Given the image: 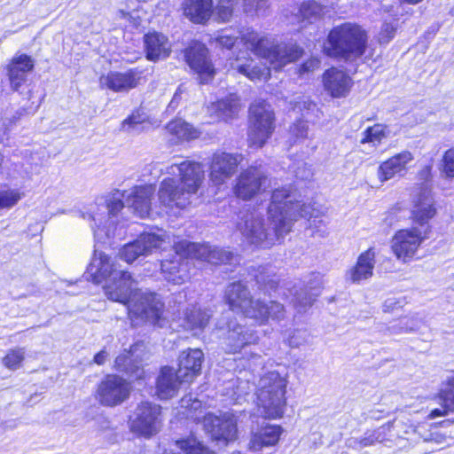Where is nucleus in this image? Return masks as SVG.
<instances>
[{"instance_id":"052dcab7","label":"nucleus","mask_w":454,"mask_h":454,"mask_svg":"<svg viewBox=\"0 0 454 454\" xmlns=\"http://www.w3.org/2000/svg\"><path fill=\"white\" fill-rule=\"evenodd\" d=\"M320 66V61L317 58H311L305 61L299 68L300 74H305L317 70Z\"/></svg>"},{"instance_id":"09e8293b","label":"nucleus","mask_w":454,"mask_h":454,"mask_svg":"<svg viewBox=\"0 0 454 454\" xmlns=\"http://www.w3.org/2000/svg\"><path fill=\"white\" fill-rule=\"evenodd\" d=\"M24 197L19 189H6L0 191V209H9L18 204Z\"/></svg>"},{"instance_id":"79ce46f5","label":"nucleus","mask_w":454,"mask_h":454,"mask_svg":"<svg viewBox=\"0 0 454 454\" xmlns=\"http://www.w3.org/2000/svg\"><path fill=\"white\" fill-rule=\"evenodd\" d=\"M324 13V7L315 1L309 0L301 4L299 8L297 20L299 22L311 23Z\"/></svg>"},{"instance_id":"f257e3e1","label":"nucleus","mask_w":454,"mask_h":454,"mask_svg":"<svg viewBox=\"0 0 454 454\" xmlns=\"http://www.w3.org/2000/svg\"><path fill=\"white\" fill-rule=\"evenodd\" d=\"M300 198L291 185L277 188L272 192L268 207L269 227H265L261 217L251 215L239 223L238 229L247 242L270 247L290 232L294 223L299 218H314L310 226H317V223L325 225L323 219H318V211Z\"/></svg>"},{"instance_id":"1a4fd4ad","label":"nucleus","mask_w":454,"mask_h":454,"mask_svg":"<svg viewBox=\"0 0 454 454\" xmlns=\"http://www.w3.org/2000/svg\"><path fill=\"white\" fill-rule=\"evenodd\" d=\"M225 300L231 310L240 312L247 317H264V310L260 307V299L253 300L249 291L241 282H234L227 286Z\"/></svg>"},{"instance_id":"49530a36","label":"nucleus","mask_w":454,"mask_h":454,"mask_svg":"<svg viewBox=\"0 0 454 454\" xmlns=\"http://www.w3.org/2000/svg\"><path fill=\"white\" fill-rule=\"evenodd\" d=\"M26 350L24 348L10 349L3 357L2 363L9 370L16 371L20 368L25 359Z\"/></svg>"},{"instance_id":"0e129e2a","label":"nucleus","mask_w":454,"mask_h":454,"mask_svg":"<svg viewBox=\"0 0 454 454\" xmlns=\"http://www.w3.org/2000/svg\"><path fill=\"white\" fill-rule=\"evenodd\" d=\"M400 302L395 298L387 299L383 305L384 311L388 312L395 309L396 307H400Z\"/></svg>"},{"instance_id":"338daca9","label":"nucleus","mask_w":454,"mask_h":454,"mask_svg":"<svg viewBox=\"0 0 454 454\" xmlns=\"http://www.w3.org/2000/svg\"><path fill=\"white\" fill-rule=\"evenodd\" d=\"M178 99H179V94L178 92L176 91L173 97V99L171 100L170 104H169V106H173L175 107L176 105H177L178 103Z\"/></svg>"},{"instance_id":"72a5a7b5","label":"nucleus","mask_w":454,"mask_h":454,"mask_svg":"<svg viewBox=\"0 0 454 454\" xmlns=\"http://www.w3.org/2000/svg\"><path fill=\"white\" fill-rule=\"evenodd\" d=\"M33 67V59L26 54H21L12 59L7 67V70L11 87L13 90H19Z\"/></svg>"},{"instance_id":"3c124183","label":"nucleus","mask_w":454,"mask_h":454,"mask_svg":"<svg viewBox=\"0 0 454 454\" xmlns=\"http://www.w3.org/2000/svg\"><path fill=\"white\" fill-rule=\"evenodd\" d=\"M308 134L309 126L306 121H299L290 127V138L294 144L308 138Z\"/></svg>"},{"instance_id":"c756f323","label":"nucleus","mask_w":454,"mask_h":454,"mask_svg":"<svg viewBox=\"0 0 454 454\" xmlns=\"http://www.w3.org/2000/svg\"><path fill=\"white\" fill-rule=\"evenodd\" d=\"M283 428L278 425L263 423L256 431L252 432L249 449L257 451L263 447L274 446L279 441Z\"/></svg>"},{"instance_id":"a19ab883","label":"nucleus","mask_w":454,"mask_h":454,"mask_svg":"<svg viewBox=\"0 0 454 454\" xmlns=\"http://www.w3.org/2000/svg\"><path fill=\"white\" fill-rule=\"evenodd\" d=\"M422 320L418 314L403 317L388 326L390 334L410 333L420 328Z\"/></svg>"},{"instance_id":"c03bdc74","label":"nucleus","mask_w":454,"mask_h":454,"mask_svg":"<svg viewBox=\"0 0 454 454\" xmlns=\"http://www.w3.org/2000/svg\"><path fill=\"white\" fill-rule=\"evenodd\" d=\"M260 307L264 310V317L254 318L260 325L265 324L269 318L273 320H282L285 317L284 306L278 302L270 301V304H268L267 302L260 300Z\"/></svg>"},{"instance_id":"603ef678","label":"nucleus","mask_w":454,"mask_h":454,"mask_svg":"<svg viewBox=\"0 0 454 454\" xmlns=\"http://www.w3.org/2000/svg\"><path fill=\"white\" fill-rule=\"evenodd\" d=\"M440 395L446 406L454 411V375L448 378L445 387L441 390Z\"/></svg>"},{"instance_id":"c85d7f7f","label":"nucleus","mask_w":454,"mask_h":454,"mask_svg":"<svg viewBox=\"0 0 454 454\" xmlns=\"http://www.w3.org/2000/svg\"><path fill=\"white\" fill-rule=\"evenodd\" d=\"M203 353L199 348L184 350L179 356V376L191 383L200 373Z\"/></svg>"},{"instance_id":"a18cd8bd","label":"nucleus","mask_w":454,"mask_h":454,"mask_svg":"<svg viewBox=\"0 0 454 454\" xmlns=\"http://www.w3.org/2000/svg\"><path fill=\"white\" fill-rule=\"evenodd\" d=\"M239 2V0H216V5L214 7L215 18L222 22L230 21Z\"/></svg>"},{"instance_id":"f8f14e48","label":"nucleus","mask_w":454,"mask_h":454,"mask_svg":"<svg viewBox=\"0 0 454 454\" xmlns=\"http://www.w3.org/2000/svg\"><path fill=\"white\" fill-rule=\"evenodd\" d=\"M203 425L213 440L226 444L238 438V420L232 413L225 412L218 416L207 413L203 418Z\"/></svg>"},{"instance_id":"473e14b6","label":"nucleus","mask_w":454,"mask_h":454,"mask_svg":"<svg viewBox=\"0 0 454 454\" xmlns=\"http://www.w3.org/2000/svg\"><path fill=\"white\" fill-rule=\"evenodd\" d=\"M182 6L184 16L196 24H205L215 16L213 0H184Z\"/></svg>"},{"instance_id":"ddd939ff","label":"nucleus","mask_w":454,"mask_h":454,"mask_svg":"<svg viewBox=\"0 0 454 454\" xmlns=\"http://www.w3.org/2000/svg\"><path fill=\"white\" fill-rule=\"evenodd\" d=\"M160 406L149 402L141 403L130 419L133 433L145 437L155 434L160 425Z\"/></svg>"},{"instance_id":"6e6d98bb","label":"nucleus","mask_w":454,"mask_h":454,"mask_svg":"<svg viewBox=\"0 0 454 454\" xmlns=\"http://www.w3.org/2000/svg\"><path fill=\"white\" fill-rule=\"evenodd\" d=\"M442 161V173L447 177H454V148L445 152Z\"/></svg>"},{"instance_id":"13d9d810","label":"nucleus","mask_w":454,"mask_h":454,"mask_svg":"<svg viewBox=\"0 0 454 454\" xmlns=\"http://www.w3.org/2000/svg\"><path fill=\"white\" fill-rule=\"evenodd\" d=\"M238 38V36L229 33L228 31H223L216 38V43L223 48L231 49L236 43Z\"/></svg>"},{"instance_id":"6ab92c4d","label":"nucleus","mask_w":454,"mask_h":454,"mask_svg":"<svg viewBox=\"0 0 454 454\" xmlns=\"http://www.w3.org/2000/svg\"><path fill=\"white\" fill-rule=\"evenodd\" d=\"M131 275L125 270L115 271L112 278L104 286L105 294L111 301L129 305L133 294L137 290Z\"/></svg>"},{"instance_id":"a211bd4d","label":"nucleus","mask_w":454,"mask_h":454,"mask_svg":"<svg viewBox=\"0 0 454 454\" xmlns=\"http://www.w3.org/2000/svg\"><path fill=\"white\" fill-rule=\"evenodd\" d=\"M189 67L198 74L200 83H207L215 75V68L207 57V49L199 42H193L185 51Z\"/></svg>"},{"instance_id":"b1692460","label":"nucleus","mask_w":454,"mask_h":454,"mask_svg":"<svg viewBox=\"0 0 454 454\" xmlns=\"http://www.w3.org/2000/svg\"><path fill=\"white\" fill-rule=\"evenodd\" d=\"M184 382V378L179 376V372L169 366L160 369L156 379V395L161 400H168L177 395Z\"/></svg>"},{"instance_id":"9d476101","label":"nucleus","mask_w":454,"mask_h":454,"mask_svg":"<svg viewBox=\"0 0 454 454\" xmlns=\"http://www.w3.org/2000/svg\"><path fill=\"white\" fill-rule=\"evenodd\" d=\"M125 200L123 196V192H115L112 194V196L106 200V206L103 207L102 210L97 207L98 211H95L93 208L90 209V212H81L80 216L84 220L91 221L94 223H91V229L94 232V237L97 242L105 243L106 239H110L114 235V231H111L107 229L106 231L100 228V226L97 225L98 222L99 224L103 223L106 218V209L107 210V215H111L112 216H115L124 207Z\"/></svg>"},{"instance_id":"dca6fc26","label":"nucleus","mask_w":454,"mask_h":454,"mask_svg":"<svg viewBox=\"0 0 454 454\" xmlns=\"http://www.w3.org/2000/svg\"><path fill=\"white\" fill-rule=\"evenodd\" d=\"M242 160L240 154L215 153L211 160L209 178L215 186L224 184L236 173Z\"/></svg>"},{"instance_id":"774afa93","label":"nucleus","mask_w":454,"mask_h":454,"mask_svg":"<svg viewBox=\"0 0 454 454\" xmlns=\"http://www.w3.org/2000/svg\"><path fill=\"white\" fill-rule=\"evenodd\" d=\"M276 285H277V284H276V282H275V281L270 280V281H269L267 284H264V286H264V288H265V289H267V288H268V287H267V286H269V288H270V289H273V288H275V287H276Z\"/></svg>"},{"instance_id":"cd10ccee","label":"nucleus","mask_w":454,"mask_h":454,"mask_svg":"<svg viewBox=\"0 0 454 454\" xmlns=\"http://www.w3.org/2000/svg\"><path fill=\"white\" fill-rule=\"evenodd\" d=\"M376 263V252L373 247L359 254L356 264L346 272V279L359 284L373 276Z\"/></svg>"},{"instance_id":"69168bd1","label":"nucleus","mask_w":454,"mask_h":454,"mask_svg":"<svg viewBox=\"0 0 454 454\" xmlns=\"http://www.w3.org/2000/svg\"><path fill=\"white\" fill-rule=\"evenodd\" d=\"M108 356V354L105 350H101L94 356V362L99 365L103 364L106 358Z\"/></svg>"},{"instance_id":"7ed1b4c3","label":"nucleus","mask_w":454,"mask_h":454,"mask_svg":"<svg viewBox=\"0 0 454 454\" xmlns=\"http://www.w3.org/2000/svg\"><path fill=\"white\" fill-rule=\"evenodd\" d=\"M240 41L258 57L264 59L270 66L279 70L289 63L299 59L303 50L293 43H278L266 37H261L254 30L247 29L240 34Z\"/></svg>"},{"instance_id":"864d4df0","label":"nucleus","mask_w":454,"mask_h":454,"mask_svg":"<svg viewBox=\"0 0 454 454\" xmlns=\"http://www.w3.org/2000/svg\"><path fill=\"white\" fill-rule=\"evenodd\" d=\"M145 117L139 112L133 113L122 121V129L127 132L138 131Z\"/></svg>"},{"instance_id":"5701e85b","label":"nucleus","mask_w":454,"mask_h":454,"mask_svg":"<svg viewBox=\"0 0 454 454\" xmlns=\"http://www.w3.org/2000/svg\"><path fill=\"white\" fill-rule=\"evenodd\" d=\"M227 327L223 344L229 353L239 352L245 346L255 344L259 340L255 332L235 321H230Z\"/></svg>"},{"instance_id":"e2e57ef3","label":"nucleus","mask_w":454,"mask_h":454,"mask_svg":"<svg viewBox=\"0 0 454 454\" xmlns=\"http://www.w3.org/2000/svg\"><path fill=\"white\" fill-rule=\"evenodd\" d=\"M424 442H434L436 443H442L445 440L444 436L439 433H430L423 437Z\"/></svg>"},{"instance_id":"ea45409f","label":"nucleus","mask_w":454,"mask_h":454,"mask_svg":"<svg viewBox=\"0 0 454 454\" xmlns=\"http://www.w3.org/2000/svg\"><path fill=\"white\" fill-rule=\"evenodd\" d=\"M167 130L174 136L177 141L192 140L197 138L200 135V132L196 129L181 119L168 122Z\"/></svg>"},{"instance_id":"f03ea898","label":"nucleus","mask_w":454,"mask_h":454,"mask_svg":"<svg viewBox=\"0 0 454 454\" xmlns=\"http://www.w3.org/2000/svg\"><path fill=\"white\" fill-rule=\"evenodd\" d=\"M164 174L157 196L160 204L169 209H182L190 205L204 181L201 165L190 160L173 162Z\"/></svg>"},{"instance_id":"2f4dec72","label":"nucleus","mask_w":454,"mask_h":454,"mask_svg":"<svg viewBox=\"0 0 454 454\" xmlns=\"http://www.w3.org/2000/svg\"><path fill=\"white\" fill-rule=\"evenodd\" d=\"M144 42L146 59L151 61L164 59L171 52V43L163 34L149 33L145 35Z\"/></svg>"},{"instance_id":"680f3d73","label":"nucleus","mask_w":454,"mask_h":454,"mask_svg":"<svg viewBox=\"0 0 454 454\" xmlns=\"http://www.w3.org/2000/svg\"><path fill=\"white\" fill-rule=\"evenodd\" d=\"M449 411H452L449 409V407L446 406V403L443 402L442 409H434L433 410L430 414L428 415V418L433 419L437 417L445 416L448 414Z\"/></svg>"},{"instance_id":"9b49d317","label":"nucleus","mask_w":454,"mask_h":454,"mask_svg":"<svg viewBox=\"0 0 454 454\" xmlns=\"http://www.w3.org/2000/svg\"><path fill=\"white\" fill-rule=\"evenodd\" d=\"M129 383L117 375H107L98 385L95 398L103 406L114 407L128 399Z\"/></svg>"},{"instance_id":"bb28decb","label":"nucleus","mask_w":454,"mask_h":454,"mask_svg":"<svg viewBox=\"0 0 454 454\" xmlns=\"http://www.w3.org/2000/svg\"><path fill=\"white\" fill-rule=\"evenodd\" d=\"M323 85L331 97L345 98L352 87V79L344 71L333 67L324 73Z\"/></svg>"},{"instance_id":"8fccbe9b","label":"nucleus","mask_w":454,"mask_h":454,"mask_svg":"<svg viewBox=\"0 0 454 454\" xmlns=\"http://www.w3.org/2000/svg\"><path fill=\"white\" fill-rule=\"evenodd\" d=\"M233 254L222 248L210 247L207 262L212 264L231 263Z\"/></svg>"},{"instance_id":"393cba45","label":"nucleus","mask_w":454,"mask_h":454,"mask_svg":"<svg viewBox=\"0 0 454 454\" xmlns=\"http://www.w3.org/2000/svg\"><path fill=\"white\" fill-rule=\"evenodd\" d=\"M412 160V153L403 151L381 162L377 170L380 182L385 183L395 176H403L407 170V165Z\"/></svg>"},{"instance_id":"0eeeda50","label":"nucleus","mask_w":454,"mask_h":454,"mask_svg":"<svg viewBox=\"0 0 454 454\" xmlns=\"http://www.w3.org/2000/svg\"><path fill=\"white\" fill-rule=\"evenodd\" d=\"M127 309L131 318H140L160 326L166 319L164 303L156 293L137 290L133 294Z\"/></svg>"},{"instance_id":"58836bf2","label":"nucleus","mask_w":454,"mask_h":454,"mask_svg":"<svg viewBox=\"0 0 454 454\" xmlns=\"http://www.w3.org/2000/svg\"><path fill=\"white\" fill-rule=\"evenodd\" d=\"M212 312L208 309H202L200 306H192L187 309L184 320L186 326L190 329H203L208 323Z\"/></svg>"},{"instance_id":"7c9ffc66","label":"nucleus","mask_w":454,"mask_h":454,"mask_svg":"<svg viewBox=\"0 0 454 454\" xmlns=\"http://www.w3.org/2000/svg\"><path fill=\"white\" fill-rule=\"evenodd\" d=\"M183 254H176L171 260L160 262V270L166 280L181 285L189 278L188 262Z\"/></svg>"},{"instance_id":"5fc2aeb1","label":"nucleus","mask_w":454,"mask_h":454,"mask_svg":"<svg viewBox=\"0 0 454 454\" xmlns=\"http://www.w3.org/2000/svg\"><path fill=\"white\" fill-rule=\"evenodd\" d=\"M268 7V0H243L244 12L248 14L263 13Z\"/></svg>"},{"instance_id":"e433bc0d","label":"nucleus","mask_w":454,"mask_h":454,"mask_svg":"<svg viewBox=\"0 0 454 454\" xmlns=\"http://www.w3.org/2000/svg\"><path fill=\"white\" fill-rule=\"evenodd\" d=\"M390 424L382 426L376 430L368 431L359 438H349L347 440V446L354 450H362L366 447L374 445L376 442H381L385 440L387 431H389Z\"/></svg>"},{"instance_id":"423d86ee","label":"nucleus","mask_w":454,"mask_h":454,"mask_svg":"<svg viewBox=\"0 0 454 454\" xmlns=\"http://www.w3.org/2000/svg\"><path fill=\"white\" fill-rule=\"evenodd\" d=\"M249 112L248 142L251 147L258 149L264 145L274 130V114L264 101L254 102Z\"/></svg>"},{"instance_id":"20e7f679","label":"nucleus","mask_w":454,"mask_h":454,"mask_svg":"<svg viewBox=\"0 0 454 454\" xmlns=\"http://www.w3.org/2000/svg\"><path fill=\"white\" fill-rule=\"evenodd\" d=\"M366 43L367 35L361 27L344 23L329 33L324 50L330 57L355 60L364 53Z\"/></svg>"},{"instance_id":"412c9836","label":"nucleus","mask_w":454,"mask_h":454,"mask_svg":"<svg viewBox=\"0 0 454 454\" xmlns=\"http://www.w3.org/2000/svg\"><path fill=\"white\" fill-rule=\"evenodd\" d=\"M141 79L142 72L136 68L126 72L112 71L99 78V85L114 92H128L137 87Z\"/></svg>"},{"instance_id":"a878e982","label":"nucleus","mask_w":454,"mask_h":454,"mask_svg":"<svg viewBox=\"0 0 454 454\" xmlns=\"http://www.w3.org/2000/svg\"><path fill=\"white\" fill-rule=\"evenodd\" d=\"M115 271H122V270H120L109 256L95 248L93 258L87 269L89 278L99 284L103 280L112 278Z\"/></svg>"},{"instance_id":"6e6552de","label":"nucleus","mask_w":454,"mask_h":454,"mask_svg":"<svg viewBox=\"0 0 454 454\" xmlns=\"http://www.w3.org/2000/svg\"><path fill=\"white\" fill-rule=\"evenodd\" d=\"M427 227L425 230L412 227L395 232L392 239L391 248L396 258L403 262H411L421 246L428 238Z\"/></svg>"},{"instance_id":"4be33fe9","label":"nucleus","mask_w":454,"mask_h":454,"mask_svg":"<svg viewBox=\"0 0 454 454\" xmlns=\"http://www.w3.org/2000/svg\"><path fill=\"white\" fill-rule=\"evenodd\" d=\"M144 342H137L129 351L118 356L114 362V367L120 372H124L133 379L138 380L144 377L145 372L141 367V362L145 355Z\"/></svg>"},{"instance_id":"aec40b11","label":"nucleus","mask_w":454,"mask_h":454,"mask_svg":"<svg viewBox=\"0 0 454 454\" xmlns=\"http://www.w3.org/2000/svg\"><path fill=\"white\" fill-rule=\"evenodd\" d=\"M155 189L151 184L137 185L123 191L125 206L137 216L147 217L151 212L152 198Z\"/></svg>"},{"instance_id":"f3484780","label":"nucleus","mask_w":454,"mask_h":454,"mask_svg":"<svg viewBox=\"0 0 454 454\" xmlns=\"http://www.w3.org/2000/svg\"><path fill=\"white\" fill-rule=\"evenodd\" d=\"M266 179L267 176L262 168L249 167L243 170L236 179L234 193L244 200H251L260 192Z\"/></svg>"},{"instance_id":"39448f33","label":"nucleus","mask_w":454,"mask_h":454,"mask_svg":"<svg viewBox=\"0 0 454 454\" xmlns=\"http://www.w3.org/2000/svg\"><path fill=\"white\" fill-rule=\"evenodd\" d=\"M287 379L277 371L265 373L257 387V410L267 419L282 418L286 406V390Z\"/></svg>"},{"instance_id":"f704fd0d","label":"nucleus","mask_w":454,"mask_h":454,"mask_svg":"<svg viewBox=\"0 0 454 454\" xmlns=\"http://www.w3.org/2000/svg\"><path fill=\"white\" fill-rule=\"evenodd\" d=\"M239 108L240 103L239 98L231 94L225 99L212 103L207 107V111L214 121H228L238 114Z\"/></svg>"},{"instance_id":"4c0bfd02","label":"nucleus","mask_w":454,"mask_h":454,"mask_svg":"<svg viewBox=\"0 0 454 454\" xmlns=\"http://www.w3.org/2000/svg\"><path fill=\"white\" fill-rule=\"evenodd\" d=\"M210 246L207 244L192 243L186 240L175 244L176 254H183L185 257L207 262Z\"/></svg>"},{"instance_id":"4d7b16f0","label":"nucleus","mask_w":454,"mask_h":454,"mask_svg":"<svg viewBox=\"0 0 454 454\" xmlns=\"http://www.w3.org/2000/svg\"><path fill=\"white\" fill-rule=\"evenodd\" d=\"M396 24L385 22L379 33L378 40L380 43H388L395 36Z\"/></svg>"},{"instance_id":"4468645a","label":"nucleus","mask_w":454,"mask_h":454,"mask_svg":"<svg viewBox=\"0 0 454 454\" xmlns=\"http://www.w3.org/2000/svg\"><path fill=\"white\" fill-rule=\"evenodd\" d=\"M170 243L169 237L164 232L143 233L135 241L126 244L119 254L125 262L131 263L140 256H146L154 249Z\"/></svg>"},{"instance_id":"2eb2a0df","label":"nucleus","mask_w":454,"mask_h":454,"mask_svg":"<svg viewBox=\"0 0 454 454\" xmlns=\"http://www.w3.org/2000/svg\"><path fill=\"white\" fill-rule=\"evenodd\" d=\"M437 213L436 203L432 191L427 187H418L411 195V218L421 228L427 224Z\"/></svg>"},{"instance_id":"bf43d9fd","label":"nucleus","mask_w":454,"mask_h":454,"mask_svg":"<svg viewBox=\"0 0 454 454\" xmlns=\"http://www.w3.org/2000/svg\"><path fill=\"white\" fill-rule=\"evenodd\" d=\"M306 341V333L303 331L296 330L288 338L287 342L292 348H298Z\"/></svg>"},{"instance_id":"c9c22d12","label":"nucleus","mask_w":454,"mask_h":454,"mask_svg":"<svg viewBox=\"0 0 454 454\" xmlns=\"http://www.w3.org/2000/svg\"><path fill=\"white\" fill-rule=\"evenodd\" d=\"M253 59H247L245 56H238L231 62V67L251 81L268 80L270 76V68L253 66Z\"/></svg>"},{"instance_id":"37998d69","label":"nucleus","mask_w":454,"mask_h":454,"mask_svg":"<svg viewBox=\"0 0 454 454\" xmlns=\"http://www.w3.org/2000/svg\"><path fill=\"white\" fill-rule=\"evenodd\" d=\"M362 144L370 143L374 145H380L381 141L389 136V130L386 125L378 123L367 128L363 132Z\"/></svg>"},{"instance_id":"de8ad7c7","label":"nucleus","mask_w":454,"mask_h":454,"mask_svg":"<svg viewBox=\"0 0 454 454\" xmlns=\"http://www.w3.org/2000/svg\"><path fill=\"white\" fill-rule=\"evenodd\" d=\"M176 445L185 452V454H212L207 447L194 437L177 441Z\"/></svg>"}]
</instances>
